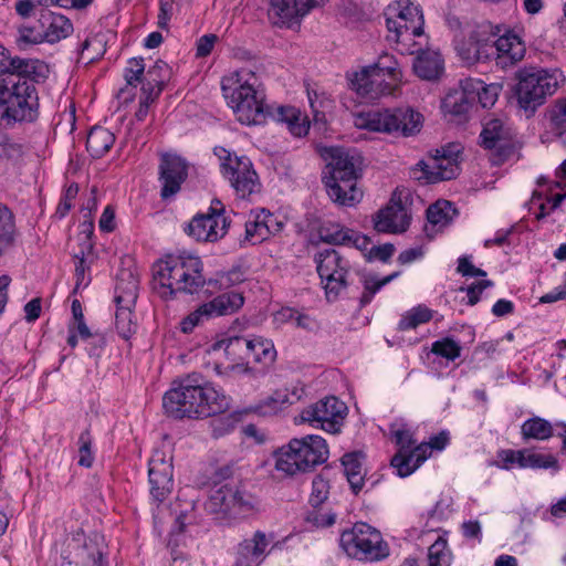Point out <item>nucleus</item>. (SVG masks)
Listing matches in <instances>:
<instances>
[{"mask_svg":"<svg viewBox=\"0 0 566 566\" xmlns=\"http://www.w3.org/2000/svg\"><path fill=\"white\" fill-rule=\"evenodd\" d=\"M350 88L366 101H376L382 96L392 95L399 87L396 82L385 76V73L371 72L364 66L349 77Z\"/></svg>","mask_w":566,"mask_h":566,"instance_id":"16","label":"nucleus"},{"mask_svg":"<svg viewBox=\"0 0 566 566\" xmlns=\"http://www.w3.org/2000/svg\"><path fill=\"white\" fill-rule=\"evenodd\" d=\"M371 72L385 73V76L392 80L399 86L402 83V71L396 57L389 53H382L378 56L377 61L367 65Z\"/></svg>","mask_w":566,"mask_h":566,"instance_id":"40","label":"nucleus"},{"mask_svg":"<svg viewBox=\"0 0 566 566\" xmlns=\"http://www.w3.org/2000/svg\"><path fill=\"white\" fill-rule=\"evenodd\" d=\"M230 405L228 396L197 373L181 378L163 397L165 412L174 419L212 417L228 411Z\"/></svg>","mask_w":566,"mask_h":566,"instance_id":"1","label":"nucleus"},{"mask_svg":"<svg viewBox=\"0 0 566 566\" xmlns=\"http://www.w3.org/2000/svg\"><path fill=\"white\" fill-rule=\"evenodd\" d=\"M551 127L563 133L566 130V98L557 99L547 111Z\"/></svg>","mask_w":566,"mask_h":566,"instance_id":"53","label":"nucleus"},{"mask_svg":"<svg viewBox=\"0 0 566 566\" xmlns=\"http://www.w3.org/2000/svg\"><path fill=\"white\" fill-rule=\"evenodd\" d=\"M428 558V566H450L451 552L448 548V542L446 538L441 536L437 538V541L429 547Z\"/></svg>","mask_w":566,"mask_h":566,"instance_id":"49","label":"nucleus"},{"mask_svg":"<svg viewBox=\"0 0 566 566\" xmlns=\"http://www.w3.org/2000/svg\"><path fill=\"white\" fill-rule=\"evenodd\" d=\"M220 346H223L224 353L230 360H248L249 338L242 336L229 337L223 339Z\"/></svg>","mask_w":566,"mask_h":566,"instance_id":"44","label":"nucleus"},{"mask_svg":"<svg viewBox=\"0 0 566 566\" xmlns=\"http://www.w3.org/2000/svg\"><path fill=\"white\" fill-rule=\"evenodd\" d=\"M494 285L493 281L491 280H482L478 282H473L472 284L468 286H461L459 287L460 292H465L468 300L465 304L470 306H474L481 298V294L483 291L488 287H492Z\"/></svg>","mask_w":566,"mask_h":566,"instance_id":"59","label":"nucleus"},{"mask_svg":"<svg viewBox=\"0 0 566 566\" xmlns=\"http://www.w3.org/2000/svg\"><path fill=\"white\" fill-rule=\"evenodd\" d=\"M305 389L302 386H293L291 389H277L271 395V401H276V410H282L302 399Z\"/></svg>","mask_w":566,"mask_h":566,"instance_id":"50","label":"nucleus"},{"mask_svg":"<svg viewBox=\"0 0 566 566\" xmlns=\"http://www.w3.org/2000/svg\"><path fill=\"white\" fill-rule=\"evenodd\" d=\"M319 235L326 243L346 245L350 243L353 230L339 224L323 226Z\"/></svg>","mask_w":566,"mask_h":566,"instance_id":"45","label":"nucleus"},{"mask_svg":"<svg viewBox=\"0 0 566 566\" xmlns=\"http://www.w3.org/2000/svg\"><path fill=\"white\" fill-rule=\"evenodd\" d=\"M41 75L24 73L21 70H10L0 81V106L8 118L17 122H34L39 116V96L35 83L44 81L49 73L48 65Z\"/></svg>","mask_w":566,"mask_h":566,"instance_id":"3","label":"nucleus"},{"mask_svg":"<svg viewBox=\"0 0 566 566\" xmlns=\"http://www.w3.org/2000/svg\"><path fill=\"white\" fill-rule=\"evenodd\" d=\"M521 434L524 440H547L554 434V428L546 419L533 417L523 422Z\"/></svg>","mask_w":566,"mask_h":566,"instance_id":"37","label":"nucleus"},{"mask_svg":"<svg viewBox=\"0 0 566 566\" xmlns=\"http://www.w3.org/2000/svg\"><path fill=\"white\" fill-rule=\"evenodd\" d=\"M395 245L392 243H385L381 245H373L365 254L367 261L379 260L384 263L388 262L394 255Z\"/></svg>","mask_w":566,"mask_h":566,"instance_id":"61","label":"nucleus"},{"mask_svg":"<svg viewBox=\"0 0 566 566\" xmlns=\"http://www.w3.org/2000/svg\"><path fill=\"white\" fill-rule=\"evenodd\" d=\"M347 407L335 396L326 397L301 412V420L335 433L340 430Z\"/></svg>","mask_w":566,"mask_h":566,"instance_id":"15","label":"nucleus"},{"mask_svg":"<svg viewBox=\"0 0 566 566\" xmlns=\"http://www.w3.org/2000/svg\"><path fill=\"white\" fill-rule=\"evenodd\" d=\"M221 90L241 124L260 125L265 122L270 112L264 104V92L253 72L241 70L223 76Z\"/></svg>","mask_w":566,"mask_h":566,"instance_id":"4","label":"nucleus"},{"mask_svg":"<svg viewBox=\"0 0 566 566\" xmlns=\"http://www.w3.org/2000/svg\"><path fill=\"white\" fill-rule=\"evenodd\" d=\"M269 545L263 532L256 531L252 538L242 541L238 548L247 555H252L258 560H262L265 549Z\"/></svg>","mask_w":566,"mask_h":566,"instance_id":"48","label":"nucleus"},{"mask_svg":"<svg viewBox=\"0 0 566 566\" xmlns=\"http://www.w3.org/2000/svg\"><path fill=\"white\" fill-rule=\"evenodd\" d=\"M169 76L170 70L168 64L163 60H158L147 70L144 78L151 85H161V87H165Z\"/></svg>","mask_w":566,"mask_h":566,"instance_id":"55","label":"nucleus"},{"mask_svg":"<svg viewBox=\"0 0 566 566\" xmlns=\"http://www.w3.org/2000/svg\"><path fill=\"white\" fill-rule=\"evenodd\" d=\"M386 25L397 43L411 45V41L423 34L424 18L419 6L410 0H396L388 6L386 12Z\"/></svg>","mask_w":566,"mask_h":566,"instance_id":"10","label":"nucleus"},{"mask_svg":"<svg viewBox=\"0 0 566 566\" xmlns=\"http://www.w3.org/2000/svg\"><path fill=\"white\" fill-rule=\"evenodd\" d=\"M115 302L117 305H130L135 302L138 291V280L129 271L123 270L117 275Z\"/></svg>","mask_w":566,"mask_h":566,"instance_id":"35","label":"nucleus"},{"mask_svg":"<svg viewBox=\"0 0 566 566\" xmlns=\"http://www.w3.org/2000/svg\"><path fill=\"white\" fill-rule=\"evenodd\" d=\"M230 222L223 203L213 199L208 211L197 213L185 228V232L200 242H217L228 233Z\"/></svg>","mask_w":566,"mask_h":566,"instance_id":"13","label":"nucleus"},{"mask_svg":"<svg viewBox=\"0 0 566 566\" xmlns=\"http://www.w3.org/2000/svg\"><path fill=\"white\" fill-rule=\"evenodd\" d=\"M474 96L468 92V87L454 90L447 94L442 99L441 108L444 114L458 117L460 120L465 118L473 106Z\"/></svg>","mask_w":566,"mask_h":566,"instance_id":"28","label":"nucleus"},{"mask_svg":"<svg viewBox=\"0 0 566 566\" xmlns=\"http://www.w3.org/2000/svg\"><path fill=\"white\" fill-rule=\"evenodd\" d=\"M237 494V485L223 484L210 491L205 504L206 510L222 517L232 518L233 501Z\"/></svg>","mask_w":566,"mask_h":566,"instance_id":"26","label":"nucleus"},{"mask_svg":"<svg viewBox=\"0 0 566 566\" xmlns=\"http://www.w3.org/2000/svg\"><path fill=\"white\" fill-rule=\"evenodd\" d=\"M565 83L559 69L525 67L517 73L515 96L520 108L533 116L546 99Z\"/></svg>","mask_w":566,"mask_h":566,"instance_id":"6","label":"nucleus"},{"mask_svg":"<svg viewBox=\"0 0 566 566\" xmlns=\"http://www.w3.org/2000/svg\"><path fill=\"white\" fill-rule=\"evenodd\" d=\"M115 142L114 134L107 128L95 126L86 138V149L94 158L103 157Z\"/></svg>","mask_w":566,"mask_h":566,"instance_id":"33","label":"nucleus"},{"mask_svg":"<svg viewBox=\"0 0 566 566\" xmlns=\"http://www.w3.org/2000/svg\"><path fill=\"white\" fill-rule=\"evenodd\" d=\"M410 219L401 200H396L394 196L389 203L376 213L374 228L382 233H402L408 229Z\"/></svg>","mask_w":566,"mask_h":566,"instance_id":"21","label":"nucleus"},{"mask_svg":"<svg viewBox=\"0 0 566 566\" xmlns=\"http://www.w3.org/2000/svg\"><path fill=\"white\" fill-rule=\"evenodd\" d=\"M14 231L13 213L6 205L0 203V254L12 243Z\"/></svg>","mask_w":566,"mask_h":566,"instance_id":"43","label":"nucleus"},{"mask_svg":"<svg viewBox=\"0 0 566 566\" xmlns=\"http://www.w3.org/2000/svg\"><path fill=\"white\" fill-rule=\"evenodd\" d=\"M461 346L451 337H444L442 339L432 343L431 353L441 356L448 360H455L461 355Z\"/></svg>","mask_w":566,"mask_h":566,"instance_id":"51","label":"nucleus"},{"mask_svg":"<svg viewBox=\"0 0 566 566\" xmlns=\"http://www.w3.org/2000/svg\"><path fill=\"white\" fill-rule=\"evenodd\" d=\"M502 25L483 21L470 32L468 40L459 48L460 56L468 63L488 62L493 60L494 45Z\"/></svg>","mask_w":566,"mask_h":566,"instance_id":"14","label":"nucleus"},{"mask_svg":"<svg viewBox=\"0 0 566 566\" xmlns=\"http://www.w3.org/2000/svg\"><path fill=\"white\" fill-rule=\"evenodd\" d=\"M412 67L420 78L434 81L443 73V60L437 51L421 50L416 56Z\"/></svg>","mask_w":566,"mask_h":566,"instance_id":"27","label":"nucleus"},{"mask_svg":"<svg viewBox=\"0 0 566 566\" xmlns=\"http://www.w3.org/2000/svg\"><path fill=\"white\" fill-rule=\"evenodd\" d=\"M250 358L264 365L272 364L276 358V350L273 342L262 336H253L249 338L248 359Z\"/></svg>","mask_w":566,"mask_h":566,"instance_id":"36","label":"nucleus"},{"mask_svg":"<svg viewBox=\"0 0 566 566\" xmlns=\"http://www.w3.org/2000/svg\"><path fill=\"white\" fill-rule=\"evenodd\" d=\"M328 453L327 443L319 436L295 438L275 451V469L289 476L305 473L324 463Z\"/></svg>","mask_w":566,"mask_h":566,"instance_id":"7","label":"nucleus"},{"mask_svg":"<svg viewBox=\"0 0 566 566\" xmlns=\"http://www.w3.org/2000/svg\"><path fill=\"white\" fill-rule=\"evenodd\" d=\"M260 501L250 492L237 486V494L233 501L232 518L248 516L258 511Z\"/></svg>","mask_w":566,"mask_h":566,"instance_id":"42","label":"nucleus"},{"mask_svg":"<svg viewBox=\"0 0 566 566\" xmlns=\"http://www.w3.org/2000/svg\"><path fill=\"white\" fill-rule=\"evenodd\" d=\"M460 145L451 144L436 150L430 165H426V176L429 182L450 180L459 174Z\"/></svg>","mask_w":566,"mask_h":566,"instance_id":"19","label":"nucleus"},{"mask_svg":"<svg viewBox=\"0 0 566 566\" xmlns=\"http://www.w3.org/2000/svg\"><path fill=\"white\" fill-rule=\"evenodd\" d=\"M458 216L454 205L448 200H438L427 210L429 226L424 227L428 237L432 238L438 230L449 226Z\"/></svg>","mask_w":566,"mask_h":566,"instance_id":"25","label":"nucleus"},{"mask_svg":"<svg viewBox=\"0 0 566 566\" xmlns=\"http://www.w3.org/2000/svg\"><path fill=\"white\" fill-rule=\"evenodd\" d=\"M326 161L323 184L328 197L338 206L353 207L363 198L357 188L358 157L343 147H326L322 151Z\"/></svg>","mask_w":566,"mask_h":566,"instance_id":"5","label":"nucleus"},{"mask_svg":"<svg viewBox=\"0 0 566 566\" xmlns=\"http://www.w3.org/2000/svg\"><path fill=\"white\" fill-rule=\"evenodd\" d=\"M205 304L212 318L238 312L244 304V297L241 293L231 291L222 293Z\"/></svg>","mask_w":566,"mask_h":566,"instance_id":"31","label":"nucleus"},{"mask_svg":"<svg viewBox=\"0 0 566 566\" xmlns=\"http://www.w3.org/2000/svg\"><path fill=\"white\" fill-rule=\"evenodd\" d=\"M217 40H218V36L216 34H211V33L200 36L196 44V56L197 57L208 56L211 53Z\"/></svg>","mask_w":566,"mask_h":566,"instance_id":"64","label":"nucleus"},{"mask_svg":"<svg viewBox=\"0 0 566 566\" xmlns=\"http://www.w3.org/2000/svg\"><path fill=\"white\" fill-rule=\"evenodd\" d=\"M340 547L353 558L378 562L389 556V546L378 530L366 524L356 523L342 533Z\"/></svg>","mask_w":566,"mask_h":566,"instance_id":"9","label":"nucleus"},{"mask_svg":"<svg viewBox=\"0 0 566 566\" xmlns=\"http://www.w3.org/2000/svg\"><path fill=\"white\" fill-rule=\"evenodd\" d=\"M470 94H476L479 103L483 108L492 107L497 101L502 85L497 83L485 84L482 81L467 83Z\"/></svg>","mask_w":566,"mask_h":566,"instance_id":"41","label":"nucleus"},{"mask_svg":"<svg viewBox=\"0 0 566 566\" xmlns=\"http://www.w3.org/2000/svg\"><path fill=\"white\" fill-rule=\"evenodd\" d=\"M277 120L285 123L292 135L302 137L307 134L308 124L301 122V112L292 106H281L276 112Z\"/></svg>","mask_w":566,"mask_h":566,"instance_id":"38","label":"nucleus"},{"mask_svg":"<svg viewBox=\"0 0 566 566\" xmlns=\"http://www.w3.org/2000/svg\"><path fill=\"white\" fill-rule=\"evenodd\" d=\"M305 14L297 0H271L270 18L276 25H291Z\"/></svg>","mask_w":566,"mask_h":566,"instance_id":"29","label":"nucleus"},{"mask_svg":"<svg viewBox=\"0 0 566 566\" xmlns=\"http://www.w3.org/2000/svg\"><path fill=\"white\" fill-rule=\"evenodd\" d=\"M78 464L84 468H90L93 464L94 455L92 453V438L90 431L86 429L78 438Z\"/></svg>","mask_w":566,"mask_h":566,"instance_id":"58","label":"nucleus"},{"mask_svg":"<svg viewBox=\"0 0 566 566\" xmlns=\"http://www.w3.org/2000/svg\"><path fill=\"white\" fill-rule=\"evenodd\" d=\"M553 469L559 470L557 459L552 454L537 453L528 449H524L523 469Z\"/></svg>","mask_w":566,"mask_h":566,"instance_id":"47","label":"nucleus"},{"mask_svg":"<svg viewBox=\"0 0 566 566\" xmlns=\"http://www.w3.org/2000/svg\"><path fill=\"white\" fill-rule=\"evenodd\" d=\"M43 66L40 60L21 59L10 56L7 49L0 45V74H6L10 70H21L24 73H34L41 75Z\"/></svg>","mask_w":566,"mask_h":566,"instance_id":"34","label":"nucleus"},{"mask_svg":"<svg viewBox=\"0 0 566 566\" xmlns=\"http://www.w3.org/2000/svg\"><path fill=\"white\" fill-rule=\"evenodd\" d=\"M39 25L42 29L44 42L56 43L67 38L73 32L70 19L60 13L48 11L41 14Z\"/></svg>","mask_w":566,"mask_h":566,"instance_id":"24","label":"nucleus"},{"mask_svg":"<svg viewBox=\"0 0 566 566\" xmlns=\"http://www.w3.org/2000/svg\"><path fill=\"white\" fill-rule=\"evenodd\" d=\"M203 263L193 254L168 255L154 264V290L164 298H172L177 293L195 294L205 285Z\"/></svg>","mask_w":566,"mask_h":566,"instance_id":"2","label":"nucleus"},{"mask_svg":"<svg viewBox=\"0 0 566 566\" xmlns=\"http://www.w3.org/2000/svg\"><path fill=\"white\" fill-rule=\"evenodd\" d=\"M494 45V56L496 65L502 69L513 66L521 62L526 52L524 41L512 30L502 25V32L499 33Z\"/></svg>","mask_w":566,"mask_h":566,"instance_id":"20","label":"nucleus"},{"mask_svg":"<svg viewBox=\"0 0 566 566\" xmlns=\"http://www.w3.org/2000/svg\"><path fill=\"white\" fill-rule=\"evenodd\" d=\"M480 137L485 148L502 149L509 144L511 134L501 119L493 118L484 124Z\"/></svg>","mask_w":566,"mask_h":566,"instance_id":"30","label":"nucleus"},{"mask_svg":"<svg viewBox=\"0 0 566 566\" xmlns=\"http://www.w3.org/2000/svg\"><path fill=\"white\" fill-rule=\"evenodd\" d=\"M365 455L360 451L345 453L342 458V465L344 474L355 494H357L364 486V469L363 460Z\"/></svg>","mask_w":566,"mask_h":566,"instance_id":"32","label":"nucleus"},{"mask_svg":"<svg viewBox=\"0 0 566 566\" xmlns=\"http://www.w3.org/2000/svg\"><path fill=\"white\" fill-rule=\"evenodd\" d=\"M364 292L360 296V305L365 306L369 304L374 295L386 284L381 283V279H377L375 275H365L363 277Z\"/></svg>","mask_w":566,"mask_h":566,"instance_id":"60","label":"nucleus"},{"mask_svg":"<svg viewBox=\"0 0 566 566\" xmlns=\"http://www.w3.org/2000/svg\"><path fill=\"white\" fill-rule=\"evenodd\" d=\"M432 318L431 311L426 306H417L402 315L398 323L399 331L412 329Z\"/></svg>","mask_w":566,"mask_h":566,"instance_id":"46","label":"nucleus"},{"mask_svg":"<svg viewBox=\"0 0 566 566\" xmlns=\"http://www.w3.org/2000/svg\"><path fill=\"white\" fill-rule=\"evenodd\" d=\"M316 263L326 297L328 301H335L348 286L350 263L335 249L318 252Z\"/></svg>","mask_w":566,"mask_h":566,"instance_id":"12","label":"nucleus"},{"mask_svg":"<svg viewBox=\"0 0 566 566\" xmlns=\"http://www.w3.org/2000/svg\"><path fill=\"white\" fill-rule=\"evenodd\" d=\"M172 464L164 458L154 457L149 461L150 495L158 503L164 502L172 491Z\"/></svg>","mask_w":566,"mask_h":566,"instance_id":"22","label":"nucleus"},{"mask_svg":"<svg viewBox=\"0 0 566 566\" xmlns=\"http://www.w3.org/2000/svg\"><path fill=\"white\" fill-rule=\"evenodd\" d=\"M325 472L316 475L312 482V493L310 495V503L313 507L322 505L328 497L329 483L324 476Z\"/></svg>","mask_w":566,"mask_h":566,"instance_id":"52","label":"nucleus"},{"mask_svg":"<svg viewBox=\"0 0 566 566\" xmlns=\"http://www.w3.org/2000/svg\"><path fill=\"white\" fill-rule=\"evenodd\" d=\"M145 64L143 57L128 60L127 66L124 69V78L127 86L137 87L143 82Z\"/></svg>","mask_w":566,"mask_h":566,"instance_id":"54","label":"nucleus"},{"mask_svg":"<svg viewBox=\"0 0 566 566\" xmlns=\"http://www.w3.org/2000/svg\"><path fill=\"white\" fill-rule=\"evenodd\" d=\"M188 177V163L176 154L165 153L160 156L158 180L161 185L160 198L168 200L181 189Z\"/></svg>","mask_w":566,"mask_h":566,"instance_id":"17","label":"nucleus"},{"mask_svg":"<svg viewBox=\"0 0 566 566\" xmlns=\"http://www.w3.org/2000/svg\"><path fill=\"white\" fill-rule=\"evenodd\" d=\"M354 125L359 129L408 137L420 132L422 115L410 107L375 109L355 114Z\"/></svg>","mask_w":566,"mask_h":566,"instance_id":"8","label":"nucleus"},{"mask_svg":"<svg viewBox=\"0 0 566 566\" xmlns=\"http://www.w3.org/2000/svg\"><path fill=\"white\" fill-rule=\"evenodd\" d=\"M430 446L427 442L415 444L407 453L397 452L390 464L397 470L400 478L412 474L430 455Z\"/></svg>","mask_w":566,"mask_h":566,"instance_id":"23","label":"nucleus"},{"mask_svg":"<svg viewBox=\"0 0 566 566\" xmlns=\"http://www.w3.org/2000/svg\"><path fill=\"white\" fill-rule=\"evenodd\" d=\"M104 541L98 534H94L83 541L73 538L69 543L70 564L74 566H107L104 559Z\"/></svg>","mask_w":566,"mask_h":566,"instance_id":"18","label":"nucleus"},{"mask_svg":"<svg viewBox=\"0 0 566 566\" xmlns=\"http://www.w3.org/2000/svg\"><path fill=\"white\" fill-rule=\"evenodd\" d=\"M19 42L25 44H40L44 42L42 29L36 27L23 25L19 29Z\"/></svg>","mask_w":566,"mask_h":566,"instance_id":"63","label":"nucleus"},{"mask_svg":"<svg viewBox=\"0 0 566 566\" xmlns=\"http://www.w3.org/2000/svg\"><path fill=\"white\" fill-rule=\"evenodd\" d=\"M214 155L219 158L223 177L229 180L239 198H248L259 192L261 184L247 156H237L223 147H216Z\"/></svg>","mask_w":566,"mask_h":566,"instance_id":"11","label":"nucleus"},{"mask_svg":"<svg viewBox=\"0 0 566 566\" xmlns=\"http://www.w3.org/2000/svg\"><path fill=\"white\" fill-rule=\"evenodd\" d=\"M392 436L399 447L398 452L407 453L417 443L413 433L409 429H397L392 432Z\"/></svg>","mask_w":566,"mask_h":566,"instance_id":"62","label":"nucleus"},{"mask_svg":"<svg viewBox=\"0 0 566 566\" xmlns=\"http://www.w3.org/2000/svg\"><path fill=\"white\" fill-rule=\"evenodd\" d=\"M209 318H211V316L208 308L206 307V304L203 303L181 321L180 329L185 334L191 333L198 324H200L203 319Z\"/></svg>","mask_w":566,"mask_h":566,"instance_id":"57","label":"nucleus"},{"mask_svg":"<svg viewBox=\"0 0 566 566\" xmlns=\"http://www.w3.org/2000/svg\"><path fill=\"white\" fill-rule=\"evenodd\" d=\"M130 316L132 312L129 310V305H117L115 324L118 334L125 339H128L132 333L134 332Z\"/></svg>","mask_w":566,"mask_h":566,"instance_id":"56","label":"nucleus"},{"mask_svg":"<svg viewBox=\"0 0 566 566\" xmlns=\"http://www.w3.org/2000/svg\"><path fill=\"white\" fill-rule=\"evenodd\" d=\"M265 209L251 211L245 222V238L252 243H259L268 239L265 227Z\"/></svg>","mask_w":566,"mask_h":566,"instance_id":"39","label":"nucleus"}]
</instances>
